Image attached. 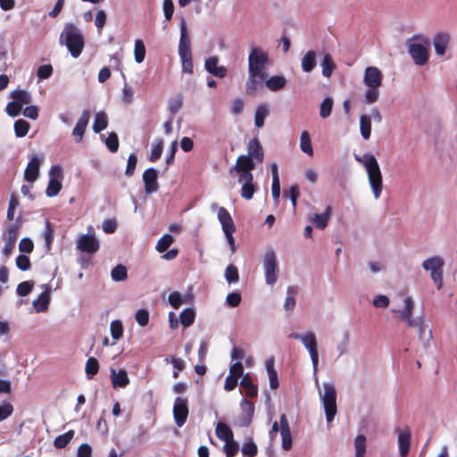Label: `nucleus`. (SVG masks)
I'll return each mask as SVG.
<instances>
[{"label": "nucleus", "mask_w": 457, "mask_h": 457, "mask_svg": "<svg viewBox=\"0 0 457 457\" xmlns=\"http://www.w3.org/2000/svg\"><path fill=\"white\" fill-rule=\"evenodd\" d=\"M264 161L263 148L257 137L252 138L247 145V154L239 155L232 168L253 170L257 164Z\"/></svg>", "instance_id": "obj_1"}, {"label": "nucleus", "mask_w": 457, "mask_h": 457, "mask_svg": "<svg viewBox=\"0 0 457 457\" xmlns=\"http://www.w3.org/2000/svg\"><path fill=\"white\" fill-rule=\"evenodd\" d=\"M430 42L428 37L421 35H413L406 42L408 54L414 63L419 66L425 65L429 59L428 46Z\"/></svg>", "instance_id": "obj_2"}, {"label": "nucleus", "mask_w": 457, "mask_h": 457, "mask_svg": "<svg viewBox=\"0 0 457 457\" xmlns=\"http://www.w3.org/2000/svg\"><path fill=\"white\" fill-rule=\"evenodd\" d=\"M363 165L366 169L374 197L378 199L383 189L382 174L378 161L373 154H364Z\"/></svg>", "instance_id": "obj_3"}, {"label": "nucleus", "mask_w": 457, "mask_h": 457, "mask_svg": "<svg viewBox=\"0 0 457 457\" xmlns=\"http://www.w3.org/2000/svg\"><path fill=\"white\" fill-rule=\"evenodd\" d=\"M60 39L61 42L64 40L65 46L74 58L80 55L84 47V38L76 26L67 25L62 32Z\"/></svg>", "instance_id": "obj_4"}, {"label": "nucleus", "mask_w": 457, "mask_h": 457, "mask_svg": "<svg viewBox=\"0 0 457 457\" xmlns=\"http://www.w3.org/2000/svg\"><path fill=\"white\" fill-rule=\"evenodd\" d=\"M228 173L231 177L237 175V181L242 184L240 195L245 200H251L256 191L253 170L230 168Z\"/></svg>", "instance_id": "obj_5"}, {"label": "nucleus", "mask_w": 457, "mask_h": 457, "mask_svg": "<svg viewBox=\"0 0 457 457\" xmlns=\"http://www.w3.org/2000/svg\"><path fill=\"white\" fill-rule=\"evenodd\" d=\"M324 394L320 395L321 403L325 410L326 420L331 422L337 411V391L336 387L331 383H324Z\"/></svg>", "instance_id": "obj_6"}, {"label": "nucleus", "mask_w": 457, "mask_h": 457, "mask_svg": "<svg viewBox=\"0 0 457 457\" xmlns=\"http://www.w3.org/2000/svg\"><path fill=\"white\" fill-rule=\"evenodd\" d=\"M445 261L439 256H433L425 260L422 267L425 270L430 271L431 278L436 285L437 289L443 286V267Z\"/></svg>", "instance_id": "obj_7"}, {"label": "nucleus", "mask_w": 457, "mask_h": 457, "mask_svg": "<svg viewBox=\"0 0 457 457\" xmlns=\"http://www.w3.org/2000/svg\"><path fill=\"white\" fill-rule=\"evenodd\" d=\"M269 55L259 47H253L248 56V71L265 73Z\"/></svg>", "instance_id": "obj_8"}, {"label": "nucleus", "mask_w": 457, "mask_h": 457, "mask_svg": "<svg viewBox=\"0 0 457 457\" xmlns=\"http://www.w3.org/2000/svg\"><path fill=\"white\" fill-rule=\"evenodd\" d=\"M49 182L46 189V195L48 197H54L59 194L62 185V170L59 165H53L49 170Z\"/></svg>", "instance_id": "obj_9"}, {"label": "nucleus", "mask_w": 457, "mask_h": 457, "mask_svg": "<svg viewBox=\"0 0 457 457\" xmlns=\"http://www.w3.org/2000/svg\"><path fill=\"white\" fill-rule=\"evenodd\" d=\"M263 267L266 283L273 285L277 281V273L278 271L277 256L274 250L266 252L263 259Z\"/></svg>", "instance_id": "obj_10"}, {"label": "nucleus", "mask_w": 457, "mask_h": 457, "mask_svg": "<svg viewBox=\"0 0 457 457\" xmlns=\"http://www.w3.org/2000/svg\"><path fill=\"white\" fill-rule=\"evenodd\" d=\"M188 400L187 397H177L173 405V417L175 424L178 427H182L188 417Z\"/></svg>", "instance_id": "obj_11"}, {"label": "nucleus", "mask_w": 457, "mask_h": 457, "mask_svg": "<svg viewBox=\"0 0 457 457\" xmlns=\"http://www.w3.org/2000/svg\"><path fill=\"white\" fill-rule=\"evenodd\" d=\"M99 247V241L94 235H83L77 241V248L90 254L96 253Z\"/></svg>", "instance_id": "obj_12"}, {"label": "nucleus", "mask_w": 457, "mask_h": 457, "mask_svg": "<svg viewBox=\"0 0 457 457\" xmlns=\"http://www.w3.org/2000/svg\"><path fill=\"white\" fill-rule=\"evenodd\" d=\"M266 73L248 71V79L245 82V94L254 96L265 80Z\"/></svg>", "instance_id": "obj_13"}, {"label": "nucleus", "mask_w": 457, "mask_h": 457, "mask_svg": "<svg viewBox=\"0 0 457 457\" xmlns=\"http://www.w3.org/2000/svg\"><path fill=\"white\" fill-rule=\"evenodd\" d=\"M382 80L383 75L378 68L370 66L365 69L363 82L368 87H379Z\"/></svg>", "instance_id": "obj_14"}, {"label": "nucleus", "mask_w": 457, "mask_h": 457, "mask_svg": "<svg viewBox=\"0 0 457 457\" xmlns=\"http://www.w3.org/2000/svg\"><path fill=\"white\" fill-rule=\"evenodd\" d=\"M142 179L146 194H152L158 191V174L154 168L146 169L143 173Z\"/></svg>", "instance_id": "obj_15"}, {"label": "nucleus", "mask_w": 457, "mask_h": 457, "mask_svg": "<svg viewBox=\"0 0 457 457\" xmlns=\"http://www.w3.org/2000/svg\"><path fill=\"white\" fill-rule=\"evenodd\" d=\"M451 42V36L447 32H438L433 37V46L437 56H444Z\"/></svg>", "instance_id": "obj_16"}, {"label": "nucleus", "mask_w": 457, "mask_h": 457, "mask_svg": "<svg viewBox=\"0 0 457 457\" xmlns=\"http://www.w3.org/2000/svg\"><path fill=\"white\" fill-rule=\"evenodd\" d=\"M241 408L242 413L238 417V422L240 427H248L253 420V413H254V404L253 403L243 399L241 401Z\"/></svg>", "instance_id": "obj_17"}, {"label": "nucleus", "mask_w": 457, "mask_h": 457, "mask_svg": "<svg viewBox=\"0 0 457 457\" xmlns=\"http://www.w3.org/2000/svg\"><path fill=\"white\" fill-rule=\"evenodd\" d=\"M179 29H180V38H179V54L185 55L187 54H192L191 41L187 35V23L184 19H182L180 21Z\"/></svg>", "instance_id": "obj_18"}, {"label": "nucleus", "mask_w": 457, "mask_h": 457, "mask_svg": "<svg viewBox=\"0 0 457 457\" xmlns=\"http://www.w3.org/2000/svg\"><path fill=\"white\" fill-rule=\"evenodd\" d=\"M280 422V435L282 437V447L284 450L288 451L292 447V437L290 432V427L287 419L286 414H281L279 417Z\"/></svg>", "instance_id": "obj_19"}, {"label": "nucleus", "mask_w": 457, "mask_h": 457, "mask_svg": "<svg viewBox=\"0 0 457 457\" xmlns=\"http://www.w3.org/2000/svg\"><path fill=\"white\" fill-rule=\"evenodd\" d=\"M398 434L399 453L402 457L407 456L411 446V430L405 428L403 430L396 429Z\"/></svg>", "instance_id": "obj_20"}, {"label": "nucleus", "mask_w": 457, "mask_h": 457, "mask_svg": "<svg viewBox=\"0 0 457 457\" xmlns=\"http://www.w3.org/2000/svg\"><path fill=\"white\" fill-rule=\"evenodd\" d=\"M90 115L91 113L88 110H84L79 119L78 120L72 131V135L77 137V142H80L82 140L90 119Z\"/></svg>", "instance_id": "obj_21"}, {"label": "nucleus", "mask_w": 457, "mask_h": 457, "mask_svg": "<svg viewBox=\"0 0 457 457\" xmlns=\"http://www.w3.org/2000/svg\"><path fill=\"white\" fill-rule=\"evenodd\" d=\"M110 378L114 388H125L129 384V378L125 369H120L118 371L111 369Z\"/></svg>", "instance_id": "obj_22"}, {"label": "nucleus", "mask_w": 457, "mask_h": 457, "mask_svg": "<svg viewBox=\"0 0 457 457\" xmlns=\"http://www.w3.org/2000/svg\"><path fill=\"white\" fill-rule=\"evenodd\" d=\"M39 169H40V160L37 157L33 156L29 160V163L25 169L24 179L29 183L35 182L38 178Z\"/></svg>", "instance_id": "obj_23"}, {"label": "nucleus", "mask_w": 457, "mask_h": 457, "mask_svg": "<svg viewBox=\"0 0 457 457\" xmlns=\"http://www.w3.org/2000/svg\"><path fill=\"white\" fill-rule=\"evenodd\" d=\"M332 213V208L328 205L325 212L321 214H313L310 217V221L319 229H324L328 226V222Z\"/></svg>", "instance_id": "obj_24"}, {"label": "nucleus", "mask_w": 457, "mask_h": 457, "mask_svg": "<svg viewBox=\"0 0 457 457\" xmlns=\"http://www.w3.org/2000/svg\"><path fill=\"white\" fill-rule=\"evenodd\" d=\"M265 367L269 377L270 387L273 390L277 389L279 386V382L278 373L275 370V361L273 357L266 360Z\"/></svg>", "instance_id": "obj_25"}, {"label": "nucleus", "mask_w": 457, "mask_h": 457, "mask_svg": "<svg viewBox=\"0 0 457 457\" xmlns=\"http://www.w3.org/2000/svg\"><path fill=\"white\" fill-rule=\"evenodd\" d=\"M218 220L221 224L222 230L236 229L233 219L228 210L224 207H220L218 210Z\"/></svg>", "instance_id": "obj_26"}, {"label": "nucleus", "mask_w": 457, "mask_h": 457, "mask_svg": "<svg viewBox=\"0 0 457 457\" xmlns=\"http://www.w3.org/2000/svg\"><path fill=\"white\" fill-rule=\"evenodd\" d=\"M240 386L244 388L245 391L246 396L250 398H255L258 395V388L257 386H255L252 380V378L249 374H245L243 376Z\"/></svg>", "instance_id": "obj_27"}, {"label": "nucleus", "mask_w": 457, "mask_h": 457, "mask_svg": "<svg viewBox=\"0 0 457 457\" xmlns=\"http://www.w3.org/2000/svg\"><path fill=\"white\" fill-rule=\"evenodd\" d=\"M295 339H299L302 341L303 345L307 348L309 353L317 351V340L316 337L312 332H309L306 335H294Z\"/></svg>", "instance_id": "obj_28"}, {"label": "nucleus", "mask_w": 457, "mask_h": 457, "mask_svg": "<svg viewBox=\"0 0 457 457\" xmlns=\"http://www.w3.org/2000/svg\"><path fill=\"white\" fill-rule=\"evenodd\" d=\"M49 302L50 293L46 289V291L42 292L37 299L33 301L32 304L37 312H43L48 309Z\"/></svg>", "instance_id": "obj_29"}, {"label": "nucleus", "mask_w": 457, "mask_h": 457, "mask_svg": "<svg viewBox=\"0 0 457 457\" xmlns=\"http://www.w3.org/2000/svg\"><path fill=\"white\" fill-rule=\"evenodd\" d=\"M216 436L220 440L224 441L225 443L228 441H232L234 438V435L230 428L227 424L220 421L218 422L216 426Z\"/></svg>", "instance_id": "obj_30"}, {"label": "nucleus", "mask_w": 457, "mask_h": 457, "mask_svg": "<svg viewBox=\"0 0 457 457\" xmlns=\"http://www.w3.org/2000/svg\"><path fill=\"white\" fill-rule=\"evenodd\" d=\"M316 67V53L308 51L302 59V69L305 72L312 71Z\"/></svg>", "instance_id": "obj_31"}, {"label": "nucleus", "mask_w": 457, "mask_h": 457, "mask_svg": "<svg viewBox=\"0 0 457 457\" xmlns=\"http://www.w3.org/2000/svg\"><path fill=\"white\" fill-rule=\"evenodd\" d=\"M74 434H75L74 430L71 429V430L56 436L54 441V447L57 449H62V448L66 447L70 444L71 439L74 437Z\"/></svg>", "instance_id": "obj_32"}, {"label": "nucleus", "mask_w": 457, "mask_h": 457, "mask_svg": "<svg viewBox=\"0 0 457 457\" xmlns=\"http://www.w3.org/2000/svg\"><path fill=\"white\" fill-rule=\"evenodd\" d=\"M108 126V118L104 112H99L95 116V120L93 124V130L96 133H99L102 130L105 129Z\"/></svg>", "instance_id": "obj_33"}, {"label": "nucleus", "mask_w": 457, "mask_h": 457, "mask_svg": "<svg viewBox=\"0 0 457 457\" xmlns=\"http://www.w3.org/2000/svg\"><path fill=\"white\" fill-rule=\"evenodd\" d=\"M322 67V75L324 77H330L334 70L336 69V64L332 56L329 54H325L323 55V59L321 62Z\"/></svg>", "instance_id": "obj_34"}, {"label": "nucleus", "mask_w": 457, "mask_h": 457, "mask_svg": "<svg viewBox=\"0 0 457 457\" xmlns=\"http://www.w3.org/2000/svg\"><path fill=\"white\" fill-rule=\"evenodd\" d=\"M287 80L283 76H272L266 80V87L271 91H278L286 86Z\"/></svg>", "instance_id": "obj_35"}, {"label": "nucleus", "mask_w": 457, "mask_h": 457, "mask_svg": "<svg viewBox=\"0 0 457 457\" xmlns=\"http://www.w3.org/2000/svg\"><path fill=\"white\" fill-rule=\"evenodd\" d=\"M300 148L301 150L308 154L309 156L313 155V148L311 141L309 132L304 130L301 133L300 137Z\"/></svg>", "instance_id": "obj_36"}, {"label": "nucleus", "mask_w": 457, "mask_h": 457, "mask_svg": "<svg viewBox=\"0 0 457 457\" xmlns=\"http://www.w3.org/2000/svg\"><path fill=\"white\" fill-rule=\"evenodd\" d=\"M360 130L364 139H369L371 134V118L368 115L360 117Z\"/></svg>", "instance_id": "obj_37"}, {"label": "nucleus", "mask_w": 457, "mask_h": 457, "mask_svg": "<svg viewBox=\"0 0 457 457\" xmlns=\"http://www.w3.org/2000/svg\"><path fill=\"white\" fill-rule=\"evenodd\" d=\"M99 371V363L95 357H89L86 362L85 372L87 379H92Z\"/></svg>", "instance_id": "obj_38"}, {"label": "nucleus", "mask_w": 457, "mask_h": 457, "mask_svg": "<svg viewBox=\"0 0 457 457\" xmlns=\"http://www.w3.org/2000/svg\"><path fill=\"white\" fill-rule=\"evenodd\" d=\"M195 312L191 308L184 309L179 314L180 323L183 327L187 328L195 322Z\"/></svg>", "instance_id": "obj_39"}, {"label": "nucleus", "mask_w": 457, "mask_h": 457, "mask_svg": "<svg viewBox=\"0 0 457 457\" xmlns=\"http://www.w3.org/2000/svg\"><path fill=\"white\" fill-rule=\"evenodd\" d=\"M269 114L268 108L262 104L259 105L254 113V124L257 128H262L264 125V120Z\"/></svg>", "instance_id": "obj_40"}, {"label": "nucleus", "mask_w": 457, "mask_h": 457, "mask_svg": "<svg viewBox=\"0 0 457 457\" xmlns=\"http://www.w3.org/2000/svg\"><path fill=\"white\" fill-rule=\"evenodd\" d=\"M355 457H364L366 453V436L358 435L354 439Z\"/></svg>", "instance_id": "obj_41"}, {"label": "nucleus", "mask_w": 457, "mask_h": 457, "mask_svg": "<svg viewBox=\"0 0 457 457\" xmlns=\"http://www.w3.org/2000/svg\"><path fill=\"white\" fill-rule=\"evenodd\" d=\"M414 308V302L411 297H406L404 299V308L402 311H398L399 318L403 320H408L412 315Z\"/></svg>", "instance_id": "obj_42"}, {"label": "nucleus", "mask_w": 457, "mask_h": 457, "mask_svg": "<svg viewBox=\"0 0 457 457\" xmlns=\"http://www.w3.org/2000/svg\"><path fill=\"white\" fill-rule=\"evenodd\" d=\"M29 128V123L25 120L19 119L14 122V132L17 137H25Z\"/></svg>", "instance_id": "obj_43"}, {"label": "nucleus", "mask_w": 457, "mask_h": 457, "mask_svg": "<svg viewBox=\"0 0 457 457\" xmlns=\"http://www.w3.org/2000/svg\"><path fill=\"white\" fill-rule=\"evenodd\" d=\"M12 97L15 102L20 103V104H29L31 102L30 95L23 89H16L12 93Z\"/></svg>", "instance_id": "obj_44"}, {"label": "nucleus", "mask_w": 457, "mask_h": 457, "mask_svg": "<svg viewBox=\"0 0 457 457\" xmlns=\"http://www.w3.org/2000/svg\"><path fill=\"white\" fill-rule=\"evenodd\" d=\"M162 150H163V140L162 139L156 140L152 145L149 161L154 162L157 160H159L162 156Z\"/></svg>", "instance_id": "obj_45"}, {"label": "nucleus", "mask_w": 457, "mask_h": 457, "mask_svg": "<svg viewBox=\"0 0 457 457\" xmlns=\"http://www.w3.org/2000/svg\"><path fill=\"white\" fill-rule=\"evenodd\" d=\"M134 56L135 61L137 63H141L145 57V47L144 42L141 39H137L135 41Z\"/></svg>", "instance_id": "obj_46"}, {"label": "nucleus", "mask_w": 457, "mask_h": 457, "mask_svg": "<svg viewBox=\"0 0 457 457\" xmlns=\"http://www.w3.org/2000/svg\"><path fill=\"white\" fill-rule=\"evenodd\" d=\"M174 238L170 234L163 235L156 244V250L159 253H164L168 250L170 245L173 243Z\"/></svg>", "instance_id": "obj_47"}, {"label": "nucleus", "mask_w": 457, "mask_h": 457, "mask_svg": "<svg viewBox=\"0 0 457 457\" xmlns=\"http://www.w3.org/2000/svg\"><path fill=\"white\" fill-rule=\"evenodd\" d=\"M112 278L114 281H123L127 278L128 273L127 269L122 264L116 265L111 272Z\"/></svg>", "instance_id": "obj_48"}, {"label": "nucleus", "mask_w": 457, "mask_h": 457, "mask_svg": "<svg viewBox=\"0 0 457 457\" xmlns=\"http://www.w3.org/2000/svg\"><path fill=\"white\" fill-rule=\"evenodd\" d=\"M333 100L330 97H326L320 104V115L321 118H328L332 112Z\"/></svg>", "instance_id": "obj_49"}, {"label": "nucleus", "mask_w": 457, "mask_h": 457, "mask_svg": "<svg viewBox=\"0 0 457 457\" xmlns=\"http://www.w3.org/2000/svg\"><path fill=\"white\" fill-rule=\"evenodd\" d=\"M179 57L182 64V71L192 74L194 71L192 54H187L185 55L180 54Z\"/></svg>", "instance_id": "obj_50"}, {"label": "nucleus", "mask_w": 457, "mask_h": 457, "mask_svg": "<svg viewBox=\"0 0 457 457\" xmlns=\"http://www.w3.org/2000/svg\"><path fill=\"white\" fill-rule=\"evenodd\" d=\"M106 147L112 153H116L119 149V138L115 132H111L105 139Z\"/></svg>", "instance_id": "obj_51"}, {"label": "nucleus", "mask_w": 457, "mask_h": 457, "mask_svg": "<svg viewBox=\"0 0 457 457\" xmlns=\"http://www.w3.org/2000/svg\"><path fill=\"white\" fill-rule=\"evenodd\" d=\"M21 227V222L17 220L11 224L6 230L7 240L16 242L18 238L19 229Z\"/></svg>", "instance_id": "obj_52"}, {"label": "nucleus", "mask_w": 457, "mask_h": 457, "mask_svg": "<svg viewBox=\"0 0 457 457\" xmlns=\"http://www.w3.org/2000/svg\"><path fill=\"white\" fill-rule=\"evenodd\" d=\"M225 277H226L227 281L229 284L235 283V282L238 281L239 275H238L237 268L235 265H233V264H229L226 268Z\"/></svg>", "instance_id": "obj_53"}, {"label": "nucleus", "mask_w": 457, "mask_h": 457, "mask_svg": "<svg viewBox=\"0 0 457 457\" xmlns=\"http://www.w3.org/2000/svg\"><path fill=\"white\" fill-rule=\"evenodd\" d=\"M242 452L247 457L256 456V454L258 453V449H257V445L253 441V439H250V440L245 442L243 448H242Z\"/></svg>", "instance_id": "obj_54"}, {"label": "nucleus", "mask_w": 457, "mask_h": 457, "mask_svg": "<svg viewBox=\"0 0 457 457\" xmlns=\"http://www.w3.org/2000/svg\"><path fill=\"white\" fill-rule=\"evenodd\" d=\"M110 328L113 339L118 340L122 337L123 326L120 320L112 321Z\"/></svg>", "instance_id": "obj_55"}, {"label": "nucleus", "mask_w": 457, "mask_h": 457, "mask_svg": "<svg viewBox=\"0 0 457 457\" xmlns=\"http://www.w3.org/2000/svg\"><path fill=\"white\" fill-rule=\"evenodd\" d=\"M54 229L53 228L51 223L46 221V229L44 231V238L46 241V249L49 251L51 249V245L54 240Z\"/></svg>", "instance_id": "obj_56"}, {"label": "nucleus", "mask_w": 457, "mask_h": 457, "mask_svg": "<svg viewBox=\"0 0 457 457\" xmlns=\"http://www.w3.org/2000/svg\"><path fill=\"white\" fill-rule=\"evenodd\" d=\"M223 451L225 452L226 455L234 457L239 451V445L233 438L232 441H228L225 443Z\"/></svg>", "instance_id": "obj_57"}, {"label": "nucleus", "mask_w": 457, "mask_h": 457, "mask_svg": "<svg viewBox=\"0 0 457 457\" xmlns=\"http://www.w3.org/2000/svg\"><path fill=\"white\" fill-rule=\"evenodd\" d=\"M33 287H34V282H32V281L21 282L17 287L16 293L20 296H26L32 291Z\"/></svg>", "instance_id": "obj_58"}, {"label": "nucleus", "mask_w": 457, "mask_h": 457, "mask_svg": "<svg viewBox=\"0 0 457 457\" xmlns=\"http://www.w3.org/2000/svg\"><path fill=\"white\" fill-rule=\"evenodd\" d=\"M379 87H368L365 93V103L368 104H374L379 97Z\"/></svg>", "instance_id": "obj_59"}, {"label": "nucleus", "mask_w": 457, "mask_h": 457, "mask_svg": "<svg viewBox=\"0 0 457 457\" xmlns=\"http://www.w3.org/2000/svg\"><path fill=\"white\" fill-rule=\"evenodd\" d=\"M137 157L136 154H134V153L130 154L128 158L127 168L125 170L126 176L131 177L134 174L136 167H137Z\"/></svg>", "instance_id": "obj_60"}, {"label": "nucleus", "mask_w": 457, "mask_h": 457, "mask_svg": "<svg viewBox=\"0 0 457 457\" xmlns=\"http://www.w3.org/2000/svg\"><path fill=\"white\" fill-rule=\"evenodd\" d=\"M135 319L137 324L141 327H145L149 322V312L145 309L138 310L135 314Z\"/></svg>", "instance_id": "obj_61"}, {"label": "nucleus", "mask_w": 457, "mask_h": 457, "mask_svg": "<svg viewBox=\"0 0 457 457\" xmlns=\"http://www.w3.org/2000/svg\"><path fill=\"white\" fill-rule=\"evenodd\" d=\"M16 266L21 270H29L31 267V262L29 258L25 254H20L16 258Z\"/></svg>", "instance_id": "obj_62"}, {"label": "nucleus", "mask_w": 457, "mask_h": 457, "mask_svg": "<svg viewBox=\"0 0 457 457\" xmlns=\"http://www.w3.org/2000/svg\"><path fill=\"white\" fill-rule=\"evenodd\" d=\"M34 249L33 241L29 237L22 238L19 243V250L21 253H31Z\"/></svg>", "instance_id": "obj_63"}, {"label": "nucleus", "mask_w": 457, "mask_h": 457, "mask_svg": "<svg viewBox=\"0 0 457 457\" xmlns=\"http://www.w3.org/2000/svg\"><path fill=\"white\" fill-rule=\"evenodd\" d=\"M21 110H22V105L20 104V103L15 102V101L8 103V104L6 106V112L12 117L18 116L21 113Z\"/></svg>", "instance_id": "obj_64"}]
</instances>
